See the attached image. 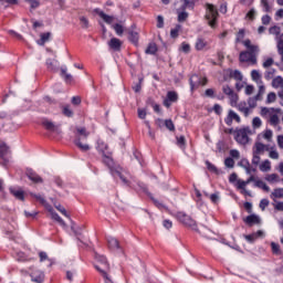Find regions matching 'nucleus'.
<instances>
[{"instance_id": "nucleus-1", "label": "nucleus", "mask_w": 283, "mask_h": 283, "mask_svg": "<svg viewBox=\"0 0 283 283\" xmlns=\"http://www.w3.org/2000/svg\"><path fill=\"white\" fill-rule=\"evenodd\" d=\"M97 149L102 154V160L104 165L109 169V174L114 176V171L117 167H120V165L114 161V158H112V153L105 151L107 149V144H105L104 142H98Z\"/></svg>"}, {"instance_id": "nucleus-2", "label": "nucleus", "mask_w": 283, "mask_h": 283, "mask_svg": "<svg viewBox=\"0 0 283 283\" xmlns=\"http://www.w3.org/2000/svg\"><path fill=\"white\" fill-rule=\"evenodd\" d=\"M95 260L98 262V264L94 265L96 271H98V273H101V275L104 277L105 283H112V279H109V274H107V271H109V262H107V256L95 253Z\"/></svg>"}, {"instance_id": "nucleus-3", "label": "nucleus", "mask_w": 283, "mask_h": 283, "mask_svg": "<svg viewBox=\"0 0 283 283\" xmlns=\"http://www.w3.org/2000/svg\"><path fill=\"white\" fill-rule=\"evenodd\" d=\"M116 176L122 180L124 187H134V182H136V177L120 166L114 171L113 178H116Z\"/></svg>"}, {"instance_id": "nucleus-4", "label": "nucleus", "mask_w": 283, "mask_h": 283, "mask_svg": "<svg viewBox=\"0 0 283 283\" xmlns=\"http://www.w3.org/2000/svg\"><path fill=\"white\" fill-rule=\"evenodd\" d=\"M275 112V108L271 107H262L261 108V116L266 117L270 116L269 123L270 125H273V127H277L280 125V117L277 114H273Z\"/></svg>"}, {"instance_id": "nucleus-5", "label": "nucleus", "mask_w": 283, "mask_h": 283, "mask_svg": "<svg viewBox=\"0 0 283 283\" xmlns=\"http://www.w3.org/2000/svg\"><path fill=\"white\" fill-rule=\"evenodd\" d=\"M249 132H251L249 129V127L234 130V140L239 145H248L249 144Z\"/></svg>"}, {"instance_id": "nucleus-6", "label": "nucleus", "mask_w": 283, "mask_h": 283, "mask_svg": "<svg viewBox=\"0 0 283 283\" xmlns=\"http://www.w3.org/2000/svg\"><path fill=\"white\" fill-rule=\"evenodd\" d=\"M206 8H207V19L209 21V25L213 28L216 25V21H218V15H219L218 9L216 8V6L211 3H207Z\"/></svg>"}, {"instance_id": "nucleus-7", "label": "nucleus", "mask_w": 283, "mask_h": 283, "mask_svg": "<svg viewBox=\"0 0 283 283\" xmlns=\"http://www.w3.org/2000/svg\"><path fill=\"white\" fill-rule=\"evenodd\" d=\"M175 217L177 218V220L179 222H181V224H184L185 227H191L193 229V227H196V220H193V218H191V216L187 214L184 211H179L175 214Z\"/></svg>"}, {"instance_id": "nucleus-8", "label": "nucleus", "mask_w": 283, "mask_h": 283, "mask_svg": "<svg viewBox=\"0 0 283 283\" xmlns=\"http://www.w3.org/2000/svg\"><path fill=\"white\" fill-rule=\"evenodd\" d=\"M189 83H190V92H193L195 90H198L200 85H207L208 80L207 77H200V75L193 74L190 76Z\"/></svg>"}, {"instance_id": "nucleus-9", "label": "nucleus", "mask_w": 283, "mask_h": 283, "mask_svg": "<svg viewBox=\"0 0 283 283\" xmlns=\"http://www.w3.org/2000/svg\"><path fill=\"white\" fill-rule=\"evenodd\" d=\"M239 61L240 63H251L252 65L258 64V57L255 56V54L250 53L249 51H242L239 54Z\"/></svg>"}, {"instance_id": "nucleus-10", "label": "nucleus", "mask_w": 283, "mask_h": 283, "mask_svg": "<svg viewBox=\"0 0 283 283\" xmlns=\"http://www.w3.org/2000/svg\"><path fill=\"white\" fill-rule=\"evenodd\" d=\"M9 191L15 200H21V202L25 200V192L23 191V189H21V187H10Z\"/></svg>"}, {"instance_id": "nucleus-11", "label": "nucleus", "mask_w": 283, "mask_h": 283, "mask_svg": "<svg viewBox=\"0 0 283 283\" xmlns=\"http://www.w3.org/2000/svg\"><path fill=\"white\" fill-rule=\"evenodd\" d=\"M233 120L240 123V115H238V113H234L233 109H230L228 116L224 118V123L226 125H228V127H231L233 125Z\"/></svg>"}, {"instance_id": "nucleus-12", "label": "nucleus", "mask_w": 283, "mask_h": 283, "mask_svg": "<svg viewBox=\"0 0 283 283\" xmlns=\"http://www.w3.org/2000/svg\"><path fill=\"white\" fill-rule=\"evenodd\" d=\"M93 12L97 14L101 19H103V21L106 22L107 25H112V23H114V15L106 14L103 10L98 8L94 9Z\"/></svg>"}, {"instance_id": "nucleus-13", "label": "nucleus", "mask_w": 283, "mask_h": 283, "mask_svg": "<svg viewBox=\"0 0 283 283\" xmlns=\"http://www.w3.org/2000/svg\"><path fill=\"white\" fill-rule=\"evenodd\" d=\"M134 187H130V189H135V191H140L142 193H146V196H149V188H147V186L145 185V182L143 181H138L137 179H135V181H133Z\"/></svg>"}, {"instance_id": "nucleus-14", "label": "nucleus", "mask_w": 283, "mask_h": 283, "mask_svg": "<svg viewBox=\"0 0 283 283\" xmlns=\"http://www.w3.org/2000/svg\"><path fill=\"white\" fill-rule=\"evenodd\" d=\"M195 49L197 50V52H203V50H209V42L205 38L199 36L197 38V41L195 43Z\"/></svg>"}, {"instance_id": "nucleus-15", "label": "nucleus", "mask_w": 283, "mask_h": 283, "mask_svg": "<svg viewBox=\"0 0 283 283\" xmlns=\"http://www.w3.org/2000/svg\"><path fill=\"white\" fill-rule=\"evenodd\" d=\"M27 178H29V180H31V182H34L35 185L43 182V178H41L39 174L32 170V168L27 169Z\"/></svg>"}, {"instance_id": "nucleus-16", "label": "nucleus", "mask_w": 283, "mask_h": 283, "mask_svg": "<svg viewBox=\"0 0 283 283\" xmlns=\"http://www.w3.org/2000/svg\"><path fill=\"white\" fill-rule=\"evenodd\" d=\"M148 198L151 200L155 207H157V209H159L160 211H169V207H167L165 203L156 199L153 193H148Z\"/></svg>"}, {"instance_id": "nucleus-17", "label": "nucleus", "mask_w": 283, "mask_h": 283, "mask_svg": "<svg viewBox=\"0 0 283 283\" xmlns=\"http://www.w3.org/2000/svg\"><path fill=\"white\" fill-rule=\"evenodd\" d=\"M243 45H244V48H247V50H249L248 52L250 54H258V52H260V46H258L255 44H251V40H249V39L243 41Z\"/></svg>"}, {"instance_id": "nucleus-18", "label": "nucleus", "mask_w": 283, "mask_h": 283, "mask_svg": "<svg viewBox=\"0 0 283 283\" xmlns=\"http://www.w3.org/2000/svg\"><path fill=\"white\" fill-rule=\"evenodd\" d=\"M60 76L67 84L72 83V81H74V77L72 76V74L67 73V66L61 67Z\"/></svg>"}, {"instance_id": "nucleus-19", "label": "nucleus", "mask_w": 283, "mask_h": 283, "mask_svg": "<svg viewBox=\"0 0 283 283\" xmlns=\"http://www.w3.org/2000/svg\"><path fill=\"white\" fill-rule=\"evenodd\" d=\"M107 242H108V248L111 249V251L120 250V243L118 242V239H116L114 237H108Z\"/></svg>"}, {"instance_id": "nucleus-20", "label": "nucleus", "mask_w": 283, "mask_h": 283, "mask_svg": "<svg viewBox=\"0 0 283 283\" xmlns=\"http://www.w3.org/2000/svg\"><path fill=\"white\" fill-rule=\"evenodd\" d=\"M251 78L256 85H264V82L262 81V74H260V71L258 70H252L251 71Z\"/></svg>"}, {"instance_id": "nucleus-21", "label": "nucleus", "mask_w": 283, "mask_h": 283, "mask_svg": "<svg viewBox=\"0 0 283 283\" xmlns=\"http://www.w3.org/2000/svg\"><path fill=\"white\" fill-rule=\"evenodd\" d=\"M45 65L50 72H59V61L48 59Z\"/></svg>"}, {"instance_id": "nucleus-22", "label": "nucleus", "mask_w": 283, "mask_h": 283, "mask_svg": "<svg viewBox=\"0 0 283 283\" xmlns=\"http://www.w3.org/2000/svg\"><path fill=\"white\" fill-rule=\"evenodd\" d=\"M243 222L249 224V227H253V224H260V217L256 214H249Z\"/></svg>"}, {"instance_id": "nucleus-23", "label": "nucleus", "mask_w": 283, "mask_h": 283, "mask_svg": "<svg viewBox=\"0 0 283 283\" xmlns=\"http://www.w3.org/2000/svg\"><path fill=\"white\" fill-rule=\"evenodd\" d=\"M139 39H140V35L138 34L137 31H134V30L128 31V41H130V43H133L134 45H138Z\"/></svg>"}, {"instance_id": "nucleus-24", "label": "nucleus", "mask_w": 283, "mask_h": 283, "mask_svg": "<svg viewBox=\"0 0 283 283\" xmlns=\"http://www.w3.org/2000/svg\"><path fill=\"white\" fill-rule=\"evenodd\" d=\"M108 45L112 50H115V52H118L120 50V46L123 45V42L118 38H113L108 42Z\"/></svg>"}, {"instance_id": "nucleus-25", "label": "nucleus", "mask_w": 283, "mask_h": 283, "mask_svg": "<svg viewBox=\"0 0 283 283\" xmlns=\"http://www.w3.org/2000/svg\"><path fill=\"white\" fill-rule=\"evenodd\" d=\"M43 127H45V129H48V132H60L59 127H56V125H54V123H52L51 120L44 119L42 122Z\"/></svg>"}, {"instance_id": "nucleus-26", "label": "nucleus", "mask_w": 283, "mask_h": 283, "mask_svg": "<svg viewBox=\"0 0 283 283\" xmlns=\"http://www.w3.org/2000/svg\"><path fill=\"white\" fill-rule=\"evenodd\" d=\"M8 154H10V147L6 143L0 144V158L6 160Z\"/></svg>"}, {"instance_id": "nucleus-27", "label": "nucleus", "mask_w": 283, "mask_h": 283, "mask_svg": "<svg viewBox=\"0 0 283 283\" xmlns=\"http://www.w3.org/2000/svg\"><path fill=\"white\" fill-rule=\"evenodd\" d=\"M244 36H247V30L240 29L235 35V43H242L244 45Z\"/></svg>"}, {"instance_id": "nucleus-28", "label": "nucleus", "mask_w": 283, "mask_h": 283, "mask_svg": "<svg viewBox=\"0 0 283 283\" xmlns=\"http://www.w3.org/2000/svg\"><path fill=\"white\" fill-rule=\"evenodd\" d=\"M50 36H52V33L50 32L41 33L40 40H38V45H45V43L50 41Z\"/></svg>"}, {"instance_id": "nucleus-29", "label": "nucleus", "mask_w": 283, "mask_h": 283, "mask_svg": "<svg viewBox=\"0 0 283 283\" xmlns=\"http://www.w3.org/2000/svg\"><path fill=\"white\" fill-rule=\"evenodd\" d=\"M74 144L81 151H90V145L81 143V138H75Z\"/></svg>"}, {"instance_id": "nucleus-30", "label": "nucleus", "mask_w": 283, "mask_h": 283, "mask_svg": "<svg viewBox=\"0 0 283 283\" xmlns=\"http://www.w3.org/2000/svg\"><path fill=\"white\" fill-rule=\"evenodd\" d=\"M254 187H258L259 189H263V191H266V193L271 191V188L260 179H256V181L254 182Z\"/></svg>"}, {"instance_id": "nucleus-31", "label": "nucleus", "mask_w": 283, "mask_h": 283, "mask_svg": "<svg viewBox=\"0 0 283 283\" xmlns=\"http://www.w3.org/2000/svg\"><path fill=\"white\" fill-rule=\"evenodd\" d=\"M206 166L208 171H210L211 174H216L217 176H220V170L218 169V167H216V165L211 164V161L206 160Z\"/></svg>"}, {"instance_id": "nucleus-32", "label": "nucleus", "mask_w": 283, "mask_h": 283, "mask_svg": "<svg viewBox=\"0 0 283 283\" xmlns=\"http://www.w3.org/2000/svg\"><path fill=\"white\" fill-rule=\"evenodd\" d=\"M51 218L52 220H55V222H59L61 227H65V221L63 220V218H61V216H59V213H56V211L51 210Z\"/></svg>"}, {"instance_id": "nucleus-33", "label": "nucleus", "mask_w": 283, "mask_h": 283, "mask_svg": "<svg viewBox=\"0 0 283 283\" xmlns=\"http://www.w3.org/2000/svg\"><path fill=\"white\" fill-rule=\"evenodd\" d=\"M180 30H182V25L181 24H176V27L170 30V38L171 39H178V36L180 34Z\"/></svg>"}, {"instance_id": "nucleus-34", "label": "nucleus", "mask_w": 283, "mask_h": 283, "mask_svg": "<svg viewBox=\"0 0 283 283\" xmlns=\"http://www.w3.org/2000/svg\"><path fill=\"white\" fill-rule=\"evenodd\" d=\"M31 280L35 283H43L45 280V274H43V272H40L39 274H32Z\"/></svg>"}, {"instance_id": "nucleus-35", "label": "nucleus", "mask_w": 283, "mask_h": 283, "mask_svg": "<svg viewBox=\"0 0 283 283\" xmlns=\"http://www.w3.org/2000/svg\"><path fill=\"white\" fill-rule=\"evenodd\" d=\"M187 8H189L190 10H193V8H196V1L184 0V4L181 6L180 10H187Z\"/></svg>"}, {"instance_id": "nucleus-36", "label": "nucleus", "mask_w": 283, "mask_h": 283, "mask_svg": "<svg viewBox=\"0 0 283 283\" xmlns=\"http://www.w3.org/2000/svg\"><path fill=\"white\" fill-rule=\"evenodd\" d=\"M239 112H242V114L247 117L249 114H251V108L247 106V103H240L238 105Z\"/></svg>"}, {"instance_id": "nucleus-37", "label": "nucleus", "mask_w": 283, "mask_h": 283, "mask_svg": "<svg viewBox=\"0 0 283 283\" xmlns=\"http://www.w3.org/2000/svg\"><path fill=\"white\" fill-rule=\"evenodd\" d=\"M230 78H234V81H242L243 76H242V72L238 71V70H230V74H229Z\"/></svg>"}, {"instance_id": "nucleus-38", "label": "nucleus", "mask_w": 283, "mask_h": 283, "mask_svg": "<svg viewBox=\"0 0 283 283\" xmlns=\"http://www.w3.org/2000/svg\"><path fill=\"white\" fill-rule=\"evenodd\" d=\"M156 52H158V46L156 45V43H149L147 49L145 50L146 54H156Z\"/></svg>"}, {"instance_id": "nucleus-39", "label": "nucleus", "mask_w": 283, "mask_h": 283, "mask_svg": "<svg viewBox=\"0 0 283 283\" xmlns=\"http://www.w3.org/2000/svg\"><path fill=\"white\" fill-rule=\"evenodd\" d=\"M176 140H177V145H178V147H180V149H185V147H187V139L185 138V135H181L179 137L177 136Z\"/></svg>"}, {"instance_id": "nucleus-40", "label": "nucleus", "mask_w": 283, "mask_h": 283, "mask_svg": "<svg viewBox=\"0 0 283 283\" xmlns=\"http://www.w3.org/2000/svg\"><path fill=\"white\" fill-rule=\"evenodd\" d=\"M275 69L271 67V69H268L265 72H264V78L265 81H271L274 76H275Z\"/></svg>"}, {"instance_id": "nucleus-41", "label": "nucleus", "mask_w": 283, "mask_h": 283, "mask_svg": "<svg viewBox=\"0 0 283 283\" xmlns=\"http://www.w3.org/2000/svg\"><path fill=\"white\" fill-rule=\"evenodd\" d=\"M282 83H283V77L282 76H276L272 80V87L277 90V87H282Z\"/></svg>"}, {"instance_id": "nucleus-42", "label": "nucleus", "mask_w": 283, "mask_h": 283, "mask_svg": "<svg viewBox=\"0 0 283 283\" xmlns=\"http://www.w3.org/2000/svg\"><path fill=\"white\" fill-rule=\"evenodd\" d=\"M164 127H166L168 132H176V125H174V120L171 119H165Z\"/></svg>"}, {"instance_id": "nucleus-43", "label": "nucleus", "mask_w": 283, "mask_h": 283, "mask_svg": "<svg viewBox=\"0 0 283 283\" xmlns=\"http://www.w3.org/2000/svg\"><path fill=\"white\" fill-rule=\"evenodd\" d=\"M238 189H242L245 196L251 197V191L247 190V184L244 182V180H238Z\"/></svg>"}, {"instance_id": "nucleus-44", "label": "nucleus", "mask_w": 283, "mask_h": 283, "mask_svg": "<svg viewBox=\"0 0 283 283\" xmlns=\"http://www.w3.org/2000/svg\"><path fill=\"white\" fill-rule=\"evenodd\" d=\"M260 171H271V161L269 159H265L261 165H260Z\"/></svg>"}, {"instance_id": "nucleus-45", "label": "nucleus", "mask_w": 283, "mask_h": 283, "mask_svg": "<svg viewBox=\"0 0 283 283\" xmlns=\"http://www.w3.org/2000/svg\"><path fill=\"white\" fill-rule=\"evenodd\" d=\"M166 98L170 99L172 103L178 102V93L176 91H169L166 95Z\"/></svg>"}, {"instance_id": "nucleus-46", "label": "nucleus", "mask_w": 283, "mask_h": 283, "mask_svg": "<svg viewBox=\"0 0 283 283\" xmlns=\"http://www.w3.org/2000/svg\"><path fill=\"white\" fill-rule=\"evenodd\" d=\"M264 92H266V87L264 85H260L259 92L253 98L256 101H262V96L264 95Z\"/></svg>"}, {"instance_id": "nucleus-47", "label": "nucleus", "mask_w": 283, "mask_h": 283, "mask_svg": "<svg viewBox=\"0 0 283 283\" xmlns=\"http://www.w3.org/2000/svg\"><path fill=\"white\" fill-rule=\"evenodd\" d=\"M229 99H230V105L231 107H237L238 106V101H239V97L235 93L231 94V95H228Z\"/></svg>"}, {"instance_id": "nucleus-48", "label": "nucleus", "mask_w": 283, "mask_h": 283, "mask_svg": "<svg viewBox=\"0 0 283 283\" xmlns=\"http://www.w3.org/2000/svg\"><path fill=\"white\" fill-rule=\"evenodd\" d=\"M80 22L83 30H87V28H90V20L85 15L80 17Z\"/></svg>"}, {"instance_id": "nucleus-49", "label": "nucleus", "mask_w": 283, "mask_h": 283, "mask_svg": "<svg viewBox=\"0 0 283 283\" xmlns=\"http://www.w3.org/2000/svg\"><path fill=\"white\" fill-rule=\"evenodd\" d=\"M189 19V13L185 10H181V12H178V21L179 23H182V21H187Z\"/></svg>"}, {"instance_id": "nucleus-50", "label": "nucleus", "mask_w": 283, "mask_h": 283, "mask_svg": "<svg viewBox=\"0 0 283 283\" xmlns=\"http://www.w3.org/2000/svg\"><path fill=\"white\" fill-rule=\"evenodd\" d=\"M62 114L67 118H72L74 116V111L70 108V106H64L62 109Z\"/></svg>"}, {"instance_id": "nucleus-51", "label": "nucleus", "mask_w": 283, "mask_h": 283, "mask_svg": "<svg viewBox=\"0 0 283 283\" xmlns=\"http://www.w3.org/2000/svg\"><path fill=\"white\" fill-rule=\"evenodd\" d=\"M265 180L268 182H279L280 181V176H277V174H271V175H268L265 177Z\"/></svg>"}, {"instance_id": "nucleus-52", "label": "nucleus", "mask_w": 283, "mask_h": 283, "mask_svg": "<svg viewBox=\"0 0 283 283\" xmlns=\"http://www.w3.org/2000/svg\"><path fill=\"white\" fill-rule=\"evenodd\" d=\"M271 198H283V188H275L271 193Z\"/></svg>"}, {"instance_id": "nucleus-53", "label": "nucleus", "mask_w": 283, "mask_h": 283, "mask_svg": "<svg viewBox=\"0 0 283 283\" xmlns=\"http://www.w3.org/2000/svg\"><path fill=\"white\" fill-rule=\"evenodd\" d=\"M113 29L115 30L116 34L118 36H123V32H125V29L122 27L120 23H116L113 25Z\"/></svg>"}, {"instance_id": "nucleus-54", "label": "nucleus", "mask_w": 283, "mask_h": 283, "mask_svg": "<svg viewBox=\"0 0 283 283\" xmlns=\"http://www.w3.org/2000/svg\"><path fill=\"white\" fill-rule=\"evenodd\" d=\"M277 98V95H275V93L271 92L268 94V97H266V105H271V103H275Z\"/></svg>"}, {"instance_id": "nucleus-55", "label": "nucleus", "mask_w": 283, "mask_h": 283, "mask_svg": "<svg viewBox=\"0 0 283 283\" xmlns=\"http://www.w3.org/2000/svg\"><path fill=\"white\" fill-rule=\"evenodd\" d=\"M25 3H30L31 10H36L39 6H41V2L39 0H24Z\"/></svg>"}, {"instance_id": "nucleus-56", "label": "nucleus", "mask_w": 283, "mask_h": 283, "mask_svg": "<svg viewBox=\"0 0 283 283\" xmlns=\"http://www.w3.org/2000/svg\"><path fill=\"white\" fill-rule=\"evenodd\" d=\"M224 165H226V167H228L229 169H233V167H235V161L233 160V158L227 157V158L224 159Z\"/></svg>"}, {"instance_id": "nucleus-57", "label": "nucleus", "mask_w": 283, "mask_h": 283, "mask_svg": "<svg viewBox=\"0 0 283 283\" xmlns=\"http://www.w3.org/2000/svg\"><path fill=\"white\" fill-rule=\"evenodd\" d=\"M222 92L223 94H226V96H231V94L235 93L233 88H231V86H229L228 84L222 86Z\"/></svg>"}, {"instance_id": "nucleus-58", "label": "nucleus", "mask_w": 283, "mask_h": 283, "mask_svg": "<svg viewBox=\"0 0 283 283\" xmlns=\"http://www.w3.org/2000/svg\"><path fill=\"white\" fill-rule=\"evenodd\" d=\"M275 63V61L273 60V57H268L263 64L262 67H264V70H269V67H271V65H273Z\"/></svg>"}, {"instance_id": "nucleus-59", "label": "nucleus", "mask_w": 283, "mask_h": 283, "mask_svg": "<svg viewBox=\"0 0 283 283\" xmlns=\"http://www.w3.org/2000/svg\"><path fill=\"white\" fill-rule=\"evenodd\" d=\"M239 167H242L243 169H247L248 167H251V163H249V159L247 158H242L239 163H238Z\"/></svg>"}, {"instance_id": "nucleus-60", "label": "nucleus", "mask_w": 283, "mask_h": 283, "mask_svg": "<svg viewBox=\"0 0 283 283\" xmlns=\"http://www.w3.org/2000/svg\"><path fill=\"white\" fill-rule=\"evenodd\" d=\"M261 6L263 11L271 12V4H269V0H261Z\"/></svg>"}, {"instance_id": "nucleus-61", "label": "nucleus", "mask_w": 283, "mask_h": 283, "mask_svg": "<svg viewBox=\"0 0 283 283\" xmlns=\"http://www.w3.org/2000/svg\"><path fill=\"white\" fill-rule=\"evenodd\" d=\"M271 249H272V253H274V255H280V244L272 242Z\"/></svg>"}, {"instance_id": "nucleus-62", "label": "nucleus", "mask_w": 283, "mask_h": 283, "mask_svg": "<svg viewBox=\"0 0 283 283\" xmlns=\"http://www.w3.org/2000/svg\"><path fill=\"white\" fill-rule=\"evenodd\" d=\"M265 148H266V146L264 144L258 143V144H255L254 154H261V151H264Z\"/></svg>"}, {"instance_id": "nucleus-63", "label": "nucleus", "mask_w": 283, "mask_h": 283, "mask_svg": "<svg viewBox=\"0 0 283 283\" xmlns=\"http://www.w3.org/2000/svg\"><path fill=\"white\" fill-rule=\"evenodd\" d=\"M255 14H256V11L255 9H250L249 12L247 13V19H249L250 21H253L255 19Z\"/></svg>"}, {"instance_id": "nucleus-64", "label": "nucleus", "mask_w": 283, "mask_h": 283, "mask_svg": "<svg viewBox=\"0 0 283 283\" xmlns=\"http://www.w3.org/2000/svg\"><path fill=\"white\" fill-rule=\"evenodd\" d=\"M276 48H277V53H279L280 55H283V40H282V39H280V40L277 41Z\"/></svg>"}]
</instances>
